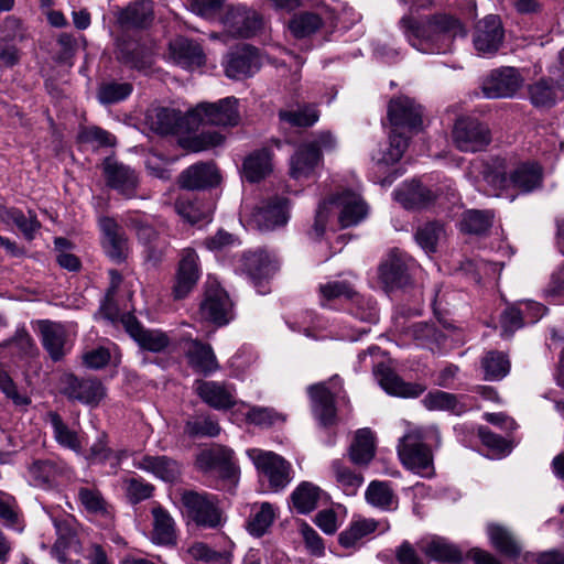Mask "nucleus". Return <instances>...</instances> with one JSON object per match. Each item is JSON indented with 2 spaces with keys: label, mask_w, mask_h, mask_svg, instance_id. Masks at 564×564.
<instances>
[{
  "label": "nucleus",
  "mask_w": 564,
  "mask_h": 564,
  "mask_svg": "<svg viewBox=\"0 0 564 564\" xmlns=\"http://www.w3.org/2000/svg\"><path fill=\"white\" fill-rule=\"evenodd\" d=\"M212 104L200 102L183 113L181 110L153 106L144 115V124L160 135L177 137V144L188 152H200L212 145Z\"/></svg>",
  "instance_id": "nucleus-1"
},
{
  "label": "nucleus",
  "mask_w": 564,
  "mask_h": 564,
  "mask_svg": "<svg viewBox=\"0 0 564 564\" xmlns=\"http://www.w3.org/2000/svg\"><path fill=\"white\" fill-rule=\"evenodd\" d=\"M399 26L408 43L424 54L448 53L457 37L467 35L462 20L447 12H435L420 18L406 14L399 20Z\"/></svg>",
  "instance_id": "nucleus-2"
},
{
  "label": "nucleus",
  "mask_w": 564,
  "mask_h": 564,
  "mask_svg": "<svg viewBox=\"0 0 564 564\" xmlns=\"http://www.w3.org/2000/svg\"><path fill=\"white\" fill-rule=\"evenodd\" d=\"M422 107L409 97L400 96L389 101L388 119L391 126L389 147L379 163L393 165L401 160L409 147L411 134L422 129Z\"/></svg>",
  "instance_id": "nucleus-3"
},
{
  "label": "nucleus",
  "mask_w": 564,
  "mask_h": 564,
  "mask_svg": "<svg viewBox=\"0 0 564 564\" xmlns=\"http://www.w3.org/2000/svg\"><path fill=\"white\" fill-rule=\"evenodd\" d=\"M336 138L329 131L318 132L311 141L299 145L290 160V175L295 178H307L323 160V151H334Z\"/></svg>",
  "instance_id": "nucleus-4"
},
{
  "label": "nucleus",
  "mask_w": 564,
  "mask_h": 564,
  "mask_svg": "<svg viewBox=\"0 0 564 564\" xmlns=\"http://www.w3.org/2000/svg\"><path fill=\"white\" fill-rule=\"evenodd\" d=\"M183 436L189 447L200 448L196 455L197 470L208 473L212 470V416L208 413L188 415L184 422Z\"/></svg>",
  "instance_id": "nucleus-5"
},
{
  "label": "nucleus",
  "mask_w": 564,
  "mask_h": 564,
  "mask_svg": "<svg viewBox=\"0 0 564 564\" xmlns=\"http://www.w3.org/2000/svg\"><path fill=\"white\" fill-rule=\"evenodd\" d=\"M453 142L462 152L485 151L492 141L489 124L474 116H460L452 131Z\"/></svg>",
  "instance_id": "nucleus-6"
},
{
  "label": "nucleus",
  "mask_w": 564,
  "mask_h": 564,
  "mask_svg": "<svg viewBox=\"0 0 564 564\" xmlns=\"http://www.w3.org/2000/svg\"><path fill=\"white\" fill-rule=\"evenodd\" d=\"M61 392L70 401L97 408L107 397L106 386L96 377L65 373L61 378Z\"/></svg>",
  "instance_id": "nucleus-7"
},
{
  "label": "nucleus",
  "mask_w": 564,
  "mask_h": 564,
  "mask_svg": "<svg viewBox=\"0 0 564 564\" xmlns=\"http://www.w3.org/2000/svg\"><path fill=\"white\" fill-rule=\"evenodd\" d=\"M74 468L61 457L33 459L28 466V476L34 487L52 489L61 480L73 478Z\"/></svg>",
  "instance_id": "nucleus-8"
},
{
  "label": "nucleus",
  "mask_w": 564,
  "mask_h": 564,
  "mask_svg": "<svg viewBox=\"0 0 564 564\" xmlns=\"http://www.w3.org/2000/svg\"><path fill=\"white\" fill-rule=\"evenodd\" d=\"M261 65L259 50L246 43L231 47L221 59L225 75L236 80L252 77Z\"/></svg>",
  "instance_id": "nucleus-9"
},
{
  "label": "nucleus",
  "mask_w": 564,
  "mask_h": 564,
  "mask_svg": "<svg viewBox=\"0 0 564 564\" xmlns=\"http://www.w3.org/2000/svg\"><path fill=\"white\" fill-rule=\"evenodd\" d=\"M398 454L408 469L422 476L431 473L433 466L432 453L429 446L424 444L420 431H411L400 440Z\"/></svg>",
  "instance_id": "nucleus-10"
},
{
  "label": "nucleus",
  "mask_w": 564,
  "mask_h": 564,
  "mask_svg": "<svg viewBox=\"0 0 564 564\" xmlns=\"http://www.w3.org/2000/svg\"><path fill=\"white\" fill-rule=\"evenodd\" d=\"M253 463L272 492L284 490L293 479L291 464L273 452L254 451Z\"/></svg>",
  "instance_id": "nucleus-11"
},
{
  "label": "nucleus",
  "mask_w": 564,
  "mask_h": 564,
  "mask_svg": "<svg viewBox=\"0 0 564 564\" xmlns=\"http://www.w3.org/2000/svg\"><path fill=\"white\" fill-rule=\"evenodd\" d=\"M378 278L387 293L405 291L414 286L405 257L391 250L378 267Z\"/></svg>",
  "instance_id": "nucleus-12"
},
{
  "label": "nucleus",
  "mask_w": 564,
  "mask_h": 564,
  "mask_svg": "<svg viewBox=\"0 0 564 564\" xmlns=\"http://www.w3.org/2000/svg\"><path fill=\"white\" fill-rule=\"evenodd\" d=\"M239 480L240 466L234 449L214 444V489L234 494Z\"/></svg>",
  "instance_id": "nucleus-13"
},
{
  "label": "nucleus",
  "mask_w": 564,
  "mask_h": 564,
  "mask_svg": "<svg viewBox=\"0 0 564 564\" xmlns=\"http://www.w3.org/2000/svg\"><path fill=\"white\" fill-rule=\"evenodd\" d=\"M523 82L518 68L501 66L492 69L482 80L481 91L489 99L512 98L522 87Z\"/></svg>",
  "instance_id": "nucleus-14"
},
{
  "label": "nucleus",
  "mask_w": 564,
  "mask_h": 564,
  "mask_svg": "<svg viewBox=\"0 0 564 564\" xmlns=\"http://www.w3.org/2000/svg\"><path fill=\"white\" fill-rule=\"evenodd\" d=\"M200 278L198 254L192 248L183 249L175 270L172 296L183 300L194 290Z\"/></svg>",
  "instance_id": "nucleus-15"
},
{
  "label": "nucleus",
  "mask_w": 564,
  "mask_h": 564,
  "mask_svg": "<svg viewBox=\"0 0 564 564\" xmlns=\"http://www.w3.org/2000/svg\"><path fill=\"white\" fill-rule=\"evenodd\" d=\"M102 175L106 185L127 199L137 196L139 175L130 166L118 162L112 158H106L102 162Z\"/></svg>",
  "instance_id": "nucleus-16"
},
{
  "label": "nucleus",
  "mask_w": 564,
  "mask_h": 564,
  "mask_svg": "<svg viewBox=\"0 0 564 564\" xmlns=\"http://www.w3.org/2000/svg\"><path fill=\"white\" fill-rule=\"evenodd\" d=\"M337 382L339 383L337 391H332L325 382L315 383L307 388L312 412L323 426H332L336 423L335 398L341 390V382L338 377H334L332 384L335 387Z\"/></svg>",
  "instance_id": "nucleus-17"
},
{
  "label": "nucleus",
  "mask_w": 564,
  "mask_h": 564,
  "mask_svg": "<svg viewBox=\"0 0 564 564\" xmlns=\"http://www.w3.org/2000/svg\"><path fill=\"white\" fill-rule=\"evenodd\" d=\"M167 55L174 65L185 70L198 69L207 61L200 43L183 35H178L170 41Z\"/></svg>",
  "instance_id": "nucleus-18"
},
{
  "label": "nucleus",
  "mask_w": 564,
  "mask_h": 564,
  "mask_svg": "<svg viewBox=\"0 0 564 564\" xmlns=\"http://www.w3.org/2000/svg\"><path fill=\"white\" fill-rule=\"evenodd\" d=\"M101 231V246L113 262H123L129 252L128 237L123 228L112 217L104 216L98 220Z\"/></svg>",
  "instance_id": "nucleus-19"
},
{
  "label": "nucleus",
  "mask_w": 564,
  "mask_h": 564,
  "mask_svg": "<svg viewBox=\"0 0 564 564\" xmlns=\"http://www.w3.org/2000/svg\"><path fill=\"white\" fill-rule=\"evenodd\" d=\"M183 516L199 528H212V500L207 492L178 489Z\"/></svg>",
  "instance_id": "nucleus-20"
},
{
  "label": "nucleus",
  "mask_w": 564,
  "mask_h": 564,
  "mask_svg": "<svg viewBox=\"0 0 564 564\" xmlns=\"http://www.w3.org/2000/svg\"><path fill=\"white\" fill-rule=\"evenodd\" d=\"M221 23L229 35L241 39L253 36L262 25L260 15L245 7L228 8Z\"/></svg>",
  "instance_id": "nucleus-21"
},
{
  "label": "nucleus",
  "mask_w": 564,
  "mask_h": 564,
  "mask_svg": "<svg viewBox=\"0 0 564 564\" xmlns=\"http://www.w3.org/2000/svg\"><path fill=\"white\" fill-rule=\"evenodd\" d=\"M505 36L501 19L497 14L486 15L477 22L474 32V46L482 54H495Z\"/></svg>",
  "instance_id": "nucleus-22"
},
{
  "label": "nucleus",
  "mask_w": 564,
  "mask_h": 564,
  "mask_svg": "<svg viewBox=\"0 0 564 564\" xmlns=\"http://www.w3.org/2000/svg\"><path fill=\"white\" fill-rule=\"evenodd\" d=\"M234 267L237 272L246 274L254 283L267 279L275 269L270 253L263 248L242 252L235 260Z\"/></svg>",
  "instance_id": "nucleus-23"
},
{
  "label": "nucleus",
  "mask_w": 564,
  "mask_h": 564,
  "mask_svg": "<svg viewBox=\"0 0 564 564\" xmlns=\"http://www.w3.org/2000/svg\"><path fill=\"white\" fill-rule=\"evenodd\" d=\"M133 467L152 474L164 482H176L182 476V465L166 455H140L133 458Z\"/></svg>",
  "instance_id": "nucleus-24"
},
{
  "label": "nucleus",
  "mask_w": 564,
  "mask_h": 564,
  "mask_svg": "<svg viewBox=\"0 0 564 564\" xmlns=\"http://www.w3.org/2000/svg\"><path fill=\"white\" fill-rule=\"evenodd\" d=\"M112 323L121 324L129 336L143 350L162 352L170 345L169 336L159 329L145 328L139 319H110Z\"/></svg>",
  "instance_id": "nucleus-25"
},
{
  "label": "nucleus",
  "mask_w": 564,
  "mask_h": 564,
  "mask_svg": "<svg viewBox=\"0 0 564 564\" xmlns=\"http://www.w3.org/2000/svg\"><path fill=\"white\" fill-rule=\"evenodd\" d=\"M373 373L382 389L391 395L400 398H417L426 390V387L422 383L405 382L384 364H378L375 366Z\"/></svg>",
  "instance_id": "nucleus-26"
},
{
  "label": "nucleus",
  "mask_w": 564,
  "mask_h": 564,
  "mask_svg": "<svg viewBox=\"0 0 564 564\" xmlns=\"http://www.w3.org/2000/svg\"><path fill=\"white\" fill-rule=\"evenodd\" d=\"M390 530L388 520H376L372 518H358L350 522L347 529L338 535L339 544L345 549H352L360 545L362 539L369 536L376 531L379 534Z\"/></svg>",
  "instance_id": "nucleus-27"
},
{
  "label": "nucleus",
  "mask_w": 564,
  "mask_h": 564,
  "mask_svg": "<svg viewBox=\"0 0 564 564\" xmlns=\"http://www.w3.org/2000/svg\"><path fill=\"white\" fill-rule=\"evenodd\" d=\"M329 204H335L340 208L338 220L343 228L356 226L368 213L367 204L361 196L348 189L336 194Z\"/></svg>",
  "instance_id": "nucleus-28"
},
{
  "label": "nucleus",
  "mask_w": 564,
  "mask_h": 564,
  "mask_svg": "<svg viewBox=\"0 0 564 564\" xmlns=\"http://www.w3.org/2000/svg\"><path fill=\"white\" fill-rule=\"evenodd\" d=\"M117 22L124 29H147L154 20L152 0H132L116 13Z\"/></svg>",
  "instance_id": "nucleus-29"
},
{
  "label": "nucleus",
  "mask_w": 564,
  "mask_h": 564,
  "mask_svg": "<svg viewBox=\"0 0 564 564\" xmlns=\"http://www.w3.org/2000/svg\"><path fill=\"white\" fill-rule=\"evenodd\" d=\"M376 451L377 440L375 433L369 427H364L355 432L347 449V455L356 467L365 469L375 458Z\"/></svg>",
  "instance_id": "nucleus-30"
},
{
  "label": "nucleus",
  "mask_w": 564,
  "mask_h": 564,
  "mask_svg": "<svg viewBox=\"0 0 564 564\" xmlns=\"http://www.w3.org/2000/svg\"><path fill=\"white\" fill-rule=\"evenodd\" d=\"M422 403L430 411H447L454 415H462L473 408L468 395H457L442 390L430 391Z\"/></svg>",
  "instance_id": "nucleus-31"
},
{
  "label": "nucleus",
  "mask_w": 564,
  "mask_h": 564,
  "mask_svg": "<svg viewBox=\"0 0 564 564\" xmlns=\"http://www.w3.org/2000/svg\"><path fill=\"white\" fill-rule=\"evenodd\" d=\"M289 199L285 197H273L265 205L254 213V221L260 230H273L282 227L289 219Z\"/></svg>",
  "instance_id": "nucleus-32"
},
{
  "label": "nucleus",
  "mask_w": 564,
  "mask_h": 564,
  "mask_svg": "<svg viewBox=\"0 0 564 564\" xmlns=\"http://www.w3.org/2000/svg\"><path fill=\"white\" fill-rule=\"evenodd\" d=\"M394 197L406 209H421L432 205L436 194L421 182L412 180L395 189Z\"/></svg>",
  "instance_id": "nucleus-33"
},
{
  "label": "nucleus",
  "mask_w": 564,
  "mask_h": 564,
  "mask_svg": "<svg viewBox=\"0 0 564 564\" xmlns=\"http://www.w3.org/2000/svg\"><path fill=\"white\" fill-rule=\"evenodd\" d=\"M129 226L135 230L138 240L147 249V259L154 264L162 261L167 243L160 240L156 229L139 218H131Z\"/></svg>",
  "instance_id": "nucleus-34"
},
{
  "label": "nucleus",
  "mask_w": 564,
  "mask_h": 564,
  "mask_svg": "<svg viewBox=\"0 0 564 564\" xmlns=\"http://www.w3.org/2000/svg\"><path fill=\"white\" fill-rule=\"evenodd\" d=\"M36 328L42 336L43 347L54 361H59L66 354V332L62 324L51 319H39Z\"/></svg>",
  "instance_id": "nucleus-35"
},
{
  "label": "nucleus",
  "mask_w": 564,
  "mask_h": 564,
  "mask_svg": "<svg viewBox=\"0 0 564 564\" xmlns=\"http://www.w3.org/2000/svg\"><path fill=\"white\" fill-rule=\"evenodd\" d=\"M419 550L433 561L459 563L463 558L460 550L441 536H431L417 542Z\"/></svg>",
  "instance_id": "nucleus-36"
},
{
  "label": "nucleus",
  "mask_w": 564,
  "mask_h": 564,
  "mask_svg": "<svg viewBox=\"0 0 564 564\" xmlns=\"http://www.w3.org/2000/svg\"><path fill=\"white\" fill-rule=\"evenodd\" d=\"M558 87L552 78H540L527 87L528 98L531 105L541 110L554 107L558 97Z\"/></svg>",
  "instance_id": "nucleus-37"
},
{
  "label": "nucleus",
  "mask_w": 564,
  "mask_h": 564,
  "mask_svg": "<svg viewBox=\"0 0 564 564\" xmlns=\"http://www.w3.org/2000/svg\"><path fill=\"white\" fill-rule=\"evenodd\" d=\"M48 422L53 430L55 442L63 448H67L77 455L83 454V438L77 431L70 429L63 417L54 411L48 412Z\"/></svg>",
  "instance_id": "nucleus-38"
},
{
  "label": "nucleus",
  "mask_w": 564,
  "mask_h": 564,
  "mask_svg": "<svg viewBox=\"0 0 564 564\" xmlns=\"http://www.w3.org/2000/svg\"><path fill=\"white\" fill-rule=\"evenodd\" d=\"M368 505L381 511L397 510L399 498L388 481L372 480L365 492Z\"/></svg>",
  "instance_id": "nucleus-39"
},
{
  "label": "nucleus",
  "mask_w": 564,
  "mask_h": 564,
  "mask_svg": "<svg viewBox=\"0 0 564 564\" xmlns=\"http://www.w3.org/2000/svg\"><path fill=\"white\" fill-rule=\"evenodd\" d=\"M118 59L138 70L149 69L153 64L150 51L144 45L132 41L119 45Z\"/></svg>",
  "instance_id": "nucleus-40"
},
{
  "label": "nucleus",
  "mask_w": 564,
  "mask_h": 564,
  "mask_svg": "<svg viewBox=\"0 0 564 564\" xmlns=\"http://www.w3.org/2000/svg\"><path fill=\"white\" fill-rule=\"evenodd\" d=\"M153 532L152 540L161 545H174L176 543L175 522L171 514L161 506L152 509Z\"/></svg>",
  "instance_id": "nucleus-41"
},
{
  "label": "nucleus",
  "mask_w": 564,
  "mask_h": 564,
  "mask_svg": "<svg viewBox=\"0 0 564 564\" xmlns=\"http://www.w3.org/2000/svg\"><path fill=\"white\" fill-rule=\"evenodd\" d=\"M487 532L491 544L505 556L517 560L521 554V545L513 533L506 527L489 524Z\"/></svg>",
  "instance_id": "nucleus-42"
},
{
  "label": "nucleus",
  "mask_w": 564,
  "mask_h": 564,
  "mask_svg": "<svg viewBox=\"0 0 564 564\" xmlns=\"http://www.w3.org/2000/svg\"><path fill=\"white\" fill-rule=\"evenodd\" d=\"M319 110L316 104L304 102L294 110L281 109L278 112L280 121L296 128H311L319 120Z\"/></svg>",
  "instance_id": "nucleus-43"
},
{
  "label": "nucleus",
  "mask_w": 564,
  "mask_h": 564,
  "mask_svg": "<svg viewBox=\"0 0 564 564\" xmlns=\"http://www.w3.org/2000/svg\"><path fill=\"white\" fill-rule=\"evenodd\" d=\"M542 171L538 164L522 163L510 173V185L522 193L540 187Z\"/></svg>",
  "instance_id": "nucleus-44"
},
{
  "label": "nucleus",
  "mask_w": 564,
  "mask_h": 564,
  "mask_svg": "<svg viewBox=\"0 0 564 564\" xmlns=\"http://www.w3.org/2000/svg\"><path fill=\"white\" fill-rule=\"evenodd\" d=\"M243 175L250 183L260 182L271 172V153L260 149L248 155L242 164Z\"/></svg>",
  "instance_id": "nucleus-45"
},
{
  "label": "nucleus",
  "mask_w": 564,
  "mask_h": 564,
  "mask_svg": "<svg viewBox=\"0 0 564 564\" xmlns=\"http://www.w3.org/2000/svg\"><path fill=\"white\" fill-rule=\"evenodd\" d=\"M0 221L14 224L28 240H32L41 228L40 221L32 212H29V216H26L18 208H7L3 205H0Z\"/></svg>",
  "instance_id": "nucleus-46"
},
{
  "label": "nucleus",
  "mask_w": 564,
  "mask_h": 564,
  "mask_svg": "<svg viewBox=\"0 0 564 564\" xmlns=\"http://www.w3.org/2000/svg\"><path fill=\"white\" fill-rule=\"evenodd\" d=\"M494 218L492 210L468 209L462 215L460 230L469 235H486L494 224Z\"/></svg>",
  "instance_id": "nucleus-47"
},
{
  "label": "nucleus",
  "mask_w": 564,
  "mask_h": 564,
  "mask_svg": "<svg viewBox=\"0 0 564 564\" xmlns=\"http://www.w3.org/2000/svg\"><path fill=\"white\" fill-rule=\"evenodd\" d=\"M330 468L338 488L347 496H355L364 484L362 474L351 469L340 459L333 460Z\"/></svg>",
  "instance_id": "nucleus-48"
},
{
  "label": "nucleus",
  "mask_w": 564,
  "mask_h": 564,
  "mask_svg": "<svg viewBox=\"0 0 564 564\" xmlns=\"http://www.w3.org/2000/svg\"><path fill=\"white\" fill-rule=\"evenodd\" d=\"M275 519V510L270 502H262L252 507L247 522L248 532L257 538L264 535Z\"/></svg>",
  "instance_id": "nucleus-49"
},
{
  "label": "nucleus",
  "mask_w": 564,
  "mask_h": 564,
  "mask_svg": "<svg viewBox=\"0 0 564 564\" xmlns=\"http://www.w3.org/2000/svg\"><path fill=\"white\" fill-rule=\"evenodd\" d=\"M178 184L186 189H204L212 185V166L209 163L191 165L183 171Z\"/></svg>",
  "instance_id": "nucleus-50"
},
{
  "label": "nucleus",
  "mask_w": 564,
  "mask_h": 564,
  "mask_svg": "<svg viewBox=\"0 0 564 564\" xmlns=\"http://www.w3.org/2000/svg\"><path fill=\"white\" fill-rule=\"evenodd\" d=\"M480 367L484 371L485 380L497 381L503 379L509 373L510 361L503 352L490 350L482 356Z\"/></svg>",
  "instance_id": "nucleus-51"
},
{
  "label": "nucleus",
  "mask_w": 564,
  "mask_h": 564,
  "mask_svg": "<svg viewBox=\"0 0 564 564\" xmlns=\"http://www.w3.org/2000/svg\"><path fill=\"white\" fill-rule=\"evenodd\" d=\"M77 500L84 510L94 516H107L109 503L96 486H82L77 489Z\"/></svg>",
  "instance_id": "nucleus-52"
},
{
  "label": "nucleus",
  "mask_w": 564,
  "mask_h": 564,
  "mask_svg": "<svg viewBox=\"0 0 564 564\" xmlns=\"http://www.w3.org/2000/svg\"><path fill=\"white\" fill-rule=\"evenodd\" d=\"M321 489L307 481L300 484L292 492L291 499L294 508L301 514H306L317 507Z\"/></svg>",
  "instance_id": "nucleus-53"
},
{
  "label": "nucleus",
  "mask_w": 564,
  "mask_h": 564,
  "mask_svg": "<svg viewBox=\"0 0 564 564\" xmlns=\"http://www.w3.org/2000/svg\"><path fill=\"white\" fill-rule=\"evenodd\" d=\"M323 26L322 18L314 12H300L289 22V29L296 39L307 37Z\"/></svg>",
  "instance_id": "nucleus-54"
},
{
  "label": "nucleus",
  "mask_w": 564,
  "mask_h": 564,
  "mask_svg": "<svg viewBox=\"0 0 564 564\" xmlns=\"http://www.w3.org/2000/svg\"><path fill=\"white\" fill-rule=\"evenodd\" d=\"M443 235L444 226L438 221H430L416 229L414 238L426 253H434L437 251V245Z\"/></svg>",
  "instance_id": "nucleus-55"
},
{
  "label": "nucleus",
  "mask_w": 564,
  "mask_h": 564,
  "mask_svg": "<svg viewBox=\"0 0 564 564\" xmlns=\"http://www.w3.org/2000/svg\"><path fill=\"white\" fill-rule=\"evenodd\" d=\"M237 105L238 100L235 97H226L214 102V126H237L240 119Z\"/></svg>",
  "instance_id": "nucleus-56"
},
{
  "label": "nucleus",
  "mask_w": 564,
  "mask_h": 564,
  "mask_svg": "<svg viewBox=\"0 0 564 564\" xmlns=\"http://www.w3.org/2000/svg\"><path fill=\"white\" fill-rule=\"evenodd\" d=\"M133 90L130 83L107 82L98 88V100L104 105L119 102L128 98Z\"/></svg>",
  "instance_id": "nucleus-57"
},
{
  "label": "nucleus",
  "mask_w": 564,
  "mask_h": 564,
  "mask_svg": "<svg viewBox=\"0 0 564 564\" xmlns=\"http://www.w3.org/2000/svg\"><path fill=\"white\" fill-rule=\"evenodd\" d=\"M189 365L197 371L207 375L212 370V348L193 341L187 350Z\"/></svg>",
  "instance_id": "nucleus-58"
},
{
  "label": "nucleus",
  "mask_w": 564,
  "mask_h": 564,
  "mask_svg": "<svg viewBox=\"0 0 564 564\" xmlns=\"http://www.w3.org/2000/svg\"><path fill=\"white\" fill-rule=\"evenodd\" d=\"M549 313L544 304L534 301H519L506 308L501 317H543Z\"/></svg>",
  "instance_id": "nucleus-59"
},
{
  "label": "nucleus",
  "mask_w": 564,
  "mask_h": 564,
  "mask_svg": "<svg viewBox=\"0 0 564 564\" xmlns=\"http://www.w3.org/2000/svg\"><path fill=\"white\" fill-rule=\"evenodd\" d=\"M126 496L130 503L137 505L153 496L155 487L143 478H129L124 481Z\"/></svg>",
  "instance_id": "nucleus-60"
},
{
  "label": "nucleus",
  "mask_w": 564,
  "mask_h": 564,
  "mask_svg": "<svg viewBox=\"0 0 564 564\" xmlns=\"http://www.w3.org/2000/svg\"><path fill=\"white\" fill-rule=\"evenodd\" d=\"M238 404L236 389L230 383L214 382V410H229Z\"/></svg>",
  "instance_id": "nucleus-61"
},
{
  "label": "nucleus",
  "mask_w": 564,
  "mask_h": 564,
  "mask_svg": "<svg viewBox=\"0 0 564 564\" xmlns=\"http://www.w3.org/2000/svg\"><path fill=\"white\" fill-rule=\"evenodd\" d=\"M247 422L260 427H270L282 419L274 409L252 405L246 414Z\"/></svg>",
  "instance_id": "nucleus-62"
},
{
  "label": "nucleus",
  "mask_w": 564,
  "mask_h": 564,
  "mask_svg": "<svg viewBox=\"0 0 564 564\" xmlns=\"http://www.w3.org/2000/svg\"><path fill=\"white\" fill-rule=\"evenodd\" d=\"M3 347H13L17 352L22 357H32L35 355L36 346L24 328H18L11 339L2 344Z\"/></svg>",
  "instance_id": "nucleus-63"
},
{
  "label": "nucleus",
  "mask_w": 564,
  "mask_h": 564,
  "mask_svg": "<svg viewBox=\"0 0 564 564\" xmlns=\"http://www.w3.org/2000/svg\"><path fill=\"white\" fill-rule=\"evenodd\" d=\"M319 293L324 300L330 301L341 296L352 299L356 294L351 284L347 281H329L319 285Z\"/></svg>",
  "instance_id": "nucleus-64"
}]
</instances>
